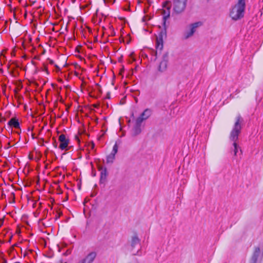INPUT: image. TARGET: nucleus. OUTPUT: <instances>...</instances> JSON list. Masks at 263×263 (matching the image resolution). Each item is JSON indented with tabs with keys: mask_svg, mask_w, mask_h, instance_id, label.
Instances as JSON below:
<instances>
[{
	"mask_svg": "<svg viewBox=\"0 0 263 263\" xmlns=\"http://www.w3.org/2000/svg\"><path fill=\"white\" fill-rule=\"evenodd\" d=\"M164 36H166V33L163 31H161L157 37L156 41V48L157 49L156 51H152V54H155V55L157 57L158 54V51H161L163 47V39Z\"/></svg>",
	"mask_w": 263,
	"mask_h": 263,
	"instance_id": "4",
	"label": "nucleus"
},
{
	"mask_svg": "<svg viewBox=\"0 0 263 263\" xmlns=\"http://www.w3.org/2000/svg\"><path fill=\"white\" fill-rule=\"evenodd\" d=\"M208 1H209V0H207Z\"/></svg>",
	"mask_w": 263,
	"mask_h": 263,
	"instance_id": "29",
	"label": "nucleus"
},
{
	"mask_svg": "<svg viewBox=\"0 0 263 263\" xmlns=\"http://www.w3.org/2000/svg\"><path fill=\"white\" fill-rule=\"evenodd\" d=\"M50 63L51 64H53V61H52V60H51V61H50Z\"/></svg>",
	"mask_w": 263,
	"mask_h": 263,
	"instance_id": "25",
	"label": "nucleus"
},
{
	"mask_svg": "<svg viewBox=\"0 0 263 263\" xmlns=\"http://www.w3.org/2000/svg\"><path fill=\"white\" fill-rule=\"evenodd\" d=\"M260 250L259 247H256L251 258V263H256L260 255Z\"/></svg>",
	"mask_w": 263,
	"mask_h": 263,
	"instance_id": "14",
	"label": "nucleus"
},
{
	"mask_svg": "<svg viewBox=\"0 0 263 263\" xmlns=\"http://www.w3.org/2000/svg\"><path fill=\"white\" fill-rule=\"evenodd\" d=\"M59 140L60 142L59 148L61 150H67V147L69 143V139L66 138L65 135L61 134L59 137Z\"/></svg>",
	"mask_w": 263,
	"mask_h": 263,
	"instance_id": "7",
	"label": "nucleus"
},
{
	"mask_svg": "<svg viewBox=\"0 0 263 263\" xmlns=\"http://www.w3.org/2000/svg\"><path fill=\"white\" fill-rule=\"evenodd\" d=\"M4 221V218H2L0 219V228L3 225Z\"/></svg>",
	"mask_w": 263,
	"mask_h": 263,
	"instance_id": "19",
	"label": "nucleus"
},
{
	"mask_svg": "<svg viewBox=\"0 0 263 263\" xmlns=\"http://www.w3.org/2000/svg\"><path fill=\"white\" fill-rule=\"evenodd\" d=\"M187 0H173V11L176 14H179L185 9Z\"/></svg>",
	"mask_w": 263,
	"mask_h": 263,
	"instance_id": "3",
	"label": "nucleus"
},
{
	"mask_svg": "<svg viewBox=\"0 0 263 263\" xmlns=\"http://www.w3.org/2000/svg\"><path fill=\"white\" fill-rule=\"evenodd\" d=\"M71 253V251L69 250H67V251L64 253V255L65 256H67Z\"/></svg>",
	"mask_w": 263,
	"mask_h": 263,
	"instance_id": "20",
	"label": "nucleus"
},
{
	"mask_svg": "<svg viewBox=\"0 0 263 263\" xmlns=\"http://www.w3.org/2000/svg\"><path fill=\"white\" fill-rule=\"evenodd\" d=\"M168 61V53L167 52H166L163 55L162 60L159 64L158 67V70L159 71L164 72L166 70Z\"/></svg>",
	"mask_w": 263,
	"mask_h": 263,
	"instance_id": "5",
	"label": "nucleus"
},
{
	"mask_svg": "<svg viewBox=\"0 0 263 263\" xmlns=\"http://www.w3.org/2000/svg\"><path fill=\"white\" fill-rule=\"evenodd\" d=\"M202 23L200 22H196L195 23L192 24L190 26V29L191 31H193V33H195L196 31V29L199 26H201Z\"/></svg>",
	"mask_w": 263,
	"mask_h": 263,
	"instance_id": "16",
	"label": "nucleus"
},
{
	"mask_svg": "<svg viewBox=\"0 0 263 263\" xmlns=\"http://www.w3.org/2000/svg\"><path fill=\"white\" fill-rule=\"evenodd\" d=\"M202 23L200 22H196L195 23L192 24L190 26V29L191 31H193V33H195L196 31V29L199 26H201Z\"/></svg>",
	"mask_w": 263,
	"mask_h": 263,
	"instance_id": "15",
	"label": "nucleus"
},
{
	"mask_svg": "<svg viewBox=\"0 0 263 263\" xmlns=\"http://www.w3.org/2000/svg\"><path fill=\"white\" fill-rule=\"evenodd\" d=\"M118 146L117 143H116L112 148V150L111 153L108 155L106 157V163H112L115 159V155L118 152Z\"/></svg>",
	"mask_w": 263,
	"mask_h": 263,
	"instance_id": "8",
	"label": "nucleus"
},
{
	"mask_svg": "<svg viewBox=\"0 0 263 263\" xmlns=\"http://www.w3.org/2000/svg\"><path fill=\"white\" fill-rule=\"evenodd\" d=\"M110 96L109 94L108 93L106 99H110Z\"/></svg>",
	"mask_w": 263,
	"mask_h": 263,
	"instance_id": "24",
	"label": "nucleus"
},
{
	"mask_svg": "<svg viewBox=\"0 0 263 263\" xmlns=\"http://www.w3.org/2000/svg\"><path fill=\"white\" fill-rule=\"evenodd\" d=\"M170 15V8H167L166 10H163V20L165 21L167 19Z\"/></svg>",
	"mask_w": 263,
	"mask_h": 263,
	"instance_id": "17",
	"label": "nucleus"
},
{
	"mask_svg": "<svg viewBox=\"0 0 263 263\" xmlns=\"http://www.w3.org/2000/svg\"><path fill=\"white\" fill-rule=\"evenodd\" d=\"M100 173V183L101 184L105 183L106 177L107 175V169L105 168H102Z\"/></svg>",
	"mask_w": 263,
	"mask_h": 263,
	"instance_id": "12",
	"label": "nucleus"
},
{
	"mask_svg": "<svg viewBox=\"0 0 263 263\" xmlns=\"http://www.w3.org/2000/svg\"><path fill=\"white\" fill-rule=\"evenodd\" d=\"M53 146H54V147L55 148H57V145H58V144H57V142H56V141H55V140H54V143H53Z\"/></svg>",
	"mask_w": 263,
	"mask_h": 263,
	"instance_id": "23",
	"label": "nucleus"
},
{
	"mask_svg": "<svg viewBox=\"0 0 263 263\" xmlns=\"http://www.w3.org/2000/svg\"><path fill=\"white\" fill-rule=\"evenodd\" d=\"M242 118L240 116H238L236 117V121L235 122L234 126L230 135V139L233 141L232 151L234 152V155L237 156V154L240 152V154L242 152L239 146L237 145L236 141L238 139V136L240 133L241 129V122Z\"/></svg>",
	"mask_w": 263,
	"mask_h": 263,
	"instance_id": "1",
	"label": "nucleus"
},
{
	"mask_svg": "<svg viewBox=\"0 0 263 263\" xmlns=\"http://www.w3.org/2000/svg\"><path fill=\"white\" fill-rule=\"evenodd\" d=\"M8 125L10 127H13L15 128H20V123L18 120L15 118H12L8 122Z\"/></svg>",
	"mask_w": 263,
	"mask_h": 263,
	"instance_id": "13",
	"label": "nucleus"
},
{
	"mask_svg": "<svg viewBox=\"0 0 263 263\" xmlns=\"http://www.w3.org/2000/svg\"><path fill=\"white\" fill-rule=\"evenodd\" d=\"M77 263H86V262L85 261L84 259L83 258V259L80 260L79 261H78Z\"/></svg>",
	"mask_w": 263,
	"mask_h": 263,
	"instance_id": "22",
	"label": "nucleus"
},
{
	"mask_svg": "<svg viewBox=\"0 0 263 263\" xmlns=\"http://www.w3.org/2000/svg\"><path fill=\"white\" fill-rule=\"evenodd\" d=\"M96 256L97 254L95 252H91L83 259L86 263H92L94 261Z\"/></svg>",
	"mask_w": 263,
	"mask_h": 263,
	"instance_id": "11",
	"label": "nucleus"
},
{
	"mask_svg": "<svg viewBox=\"0 0 263 263\" xmlns=\"http://www.w3.org/2000/svg\"><path fill=\"white\" fill-rule=\"evenodd\" d=\"M193 34L194 33H193V31H191L190 29L189 30H187L185 32L184 34V37L185 39H187L193 36Z\"/></svg>",
	"mask_w": 263,
	"mask_h": 263,
	"instance_id": "18",
	"label": "nucleus"
},
{
	"mask_svg": "<svg viewBox=\"0 0 263 263\" xmlns=\"http://www.w3.org/2000/svg\"><path fill=\"white\" fill-rule=\"evenodd\" d=\"M152 111L149 109H146L140 115V116L137 118V119L141 120V122H143V121L148 119L151 115Z\"/></svg>",
	"mask_w": 263,
	"mask_h": 263,
	"instance_id": "10",
	"label": "nucleus"
},
{
	"mask_svg": "<svg viewBox=\"0 0 263 263\" xmlns=\"http://www.w3.org/2000/svg\"><path fill=\"white\" fill-rule=\"evenodd\" d=\"M142 123L141 120L136 119L135 124L131 130V135L133 137H135L141 133L142 131Z\"/></svg>",
	"mask_w": 263,
	"mask_h": 263,
	"instance_id": "6",
	"label": "nucleus"
},
{
	"mask_svg": "<svg viewBox=\"0 0 263 263\" xmlns=\"http://www.w3.org/2000/svg\"><path fill=\"white\" fill-rule=\"evenodd\" d=\"M243 2H245V0H243Z\"/></svg>",
	"mask_w": 263,
	"mask_h": 263,
	"instance_id": "27",
	"label": "nucleus"
},
{
	"mask_svg": "<svg viewBox=\"0 0 263 263\" xmlns=\"http://www.w3.org/2000/svg\"><path fill=\"white\" fill-rule=\"evenodd\" d=\"M140 240L138 238V237L137 236H133L132 239V242H131V246L133 249L135 248H137L138 250L137 251L136 253L133 252L134 255H139L140 254L139 253L140 248Z\"/></svg>",
	"mask_w": 263,
	"mask_h": 263,
	"instance_id": "9",
	"label": "nucleus"
},
{
	"mask_svg": "<svg viewBox=\"0 0 263 263\" xmlns=\"http://www.w3.org/2000/svg\"><path fill=\"white\" fill-rule=\"evenodd\" d=\"M125 100H120L119 104H120V105L124 104L125 103Z\"/></svg>",
	"mask_w": 263,
	"mask_h": 263,
	"instance_id": "21",
	"label": "nucleus"
},
{
	"mask_svg": "<svg viewBox=\"0 0 263 263\" xmlns=\"http://www.w3.org/2000/svg\"><path fill=\"white\" fill-rule=\"evenodd\" d=\"M61 263H66V262H62Z\"/></svg>",
	"mask_w": 263,
	"mask_h": 263,
	"instance_id": "28",
	"label": "nucleus"
},
{
	"mask_svg": "<svg viewBox=\"0 0 263 263\" xmlns=\"http://www.w3.org/2000/svg\"><path fill=\"white\" fill-rule=\"evenodd\" d=\"M25 109H26V105H25Z\"/></svg>",
	"mask_w": 263,
	"mask_h": 263,
	"instance_id": "26",
	"label": "nucleus"
},
{
	"mask_svg": "<svg viewBox=\"0 0 263 263\" xmlns=\"http://www.w3.org/2000/svg\"><path fill=\"white\" fill-rule=\"evenodd\" d=\"M246 2L243 0H238V3L232 8L230 16L233 20H238L244 16Z\"/></svg>",
	"mask_w": 263,
	"mask_h": 263,
	"instance_id": "2",
	"label": "nucleus"
}]
</instances>
